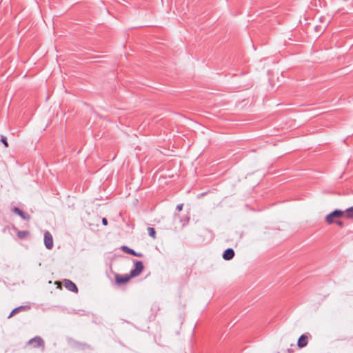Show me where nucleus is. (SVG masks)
<instances>
[{
	"label": "nucleus",
	"instance_id": "dca6fc26",
	"mask_svg": "<svg viewBox=\"0 0 353 353\" xmlns=\"http://www.w3.org/2000/svg\"><path fill=\"white\" fill-rule=\"evenodd\" d=\"M21 209H19V208L17 207H14L13 209H12V211L13 212H14L15 214H17L18 215V214L19 213Z\"/></svg>",
	"mask_w": 353,
	"mask_h": 353
},
{
	"label": "nucleus",
	"instance_id": "a211bd4d",
	"mask_svg": "<svg viewBox=\"0 0 353 353\" xmlns=\"http://www.w3.org/2000/svg\"><path fill=\"white\" fill-rule=\"evenodd\" d=\"M340 227H343V223L341 221H335V222Z\"/></svg>",
	"mask_w": 353,
	"mask_h": 353
},
{
	"label": "nucleus",
	"instance_id": "20e7f679",
	"mask_svg": "<svg viewBox=\"0 0 353 353\" xmlns=\"http://www.w3.org/2000/svg\"><path fill=\"white\" fill-rule=\"evenodd\" d=\"M44 243L47 249L50 250L53 247L52 236L48 231L44 233Z\"/></svg>",
	"mask_w": 353,
	"mask_h": 353
},
{
	"label": "nucleus",
	"instance_id": "1a4fd4ad",
	"mask_svg": "<svg viewBox=\"0 0 353 353\" xmlns=\"http://www.w3.org/2000/svg\"><path fill=\"white\" fill-rule=\"evenodd\" d=\"M308 342V338L305 334H302L297 341V345L299 347H304L307 345Z\"/></svg>",
	"mask_w": 353,
	"mask_h": 353
},
{
	"label": "nucleus",
	"instance_id": "f03ea898",
	"mask_svg": "<svg viewBox=\"0 0 353 353\" xmlns=\"http://www.w3.org/2000/svg\"><path fill=\"white\" fill-rule=\"evenodd\" d=\"M144 268L143 264L141 261H134V268L130 272V276L136 277L139 276Z\"/></svg>",
	"mask_w": 353,
	"mask_h": 353
},
{
	"label": "nucleus",
	"instance_id": "f257e3e1",
	"mask_svg": "<svg viewBox=\"0 0 353 353\" xmlns=\"http://www.w3.org/2000/svg\"><path fill=\"white\" fill-rule=\"evenodd\" d=\"M345 212L341 210H335L325 216V221L328 224L335 222L334 219H339L343 216Z\"/></svg>",
	"mask_w": 353,
	"mask_h": 353
},
{
	"label": "nucleus",
	"instance_id": "9d476101",
	"mask_svg": "<svg viewBox=\"0 0 353 353\" xmlns=\"http://www.w3.org/2000/svg\"><path fill=\"white\" fill-rule=\"evenodd\" d=\"M28 308H30V307H28V306H19V307H17L14 308L11 312V313L8 316V318H10L11 316H12L14 314H17L19 311L25 310L28 309Z\"/></svg>",
	"mask_w": 353,
	"mask_h": 353
},
{
	"label": "nucleus",
	"instance_id": "9b49d317",
	"mask_svg": "<svg viewBox=\"0 0 353 353\" xmlns=\"http://www.w3.org/2000/svg\"><path fill=\"white\" fill-rule=\"evenodd\" d=\"M29 234L30 233L28 231L21 230V231H19L17 232V236L19 239H25L26 237H27L29 235Z\"/></svg>",
	"mask_w": 353,
	"mask_h": 353
},
{
	"label": "nucleus",
	"instance_id": "4468645a",
	"mask_svg": "<svg viewBox=\"0 0 353 353\" xmlns=\"http://www.w3.org/2000/svg\"><path fill=\"white\" fill-rule=\"evenodd\" d=\"M148 234L150 235V236L152 237L153 239H155L156 238V232L154 230V229L153 228H150L149 227L148 228Z\"/></svg>",
	"mask_w": 353,
	"mask_h": 353
},
{
	"label": "nucleus",
	"instance_id": "6e6552de",
	"mask_svg": "<svg viewBox=\"0 0 353 353\" xmlns=\"http://www.w3.org/2000/svg\"><path fill=\"white\" fill-rule=\"evenodd\" d=\"M234 256V251L232 248L226 249L223 254V258L226 261L231 260Z\"/></svg>",
	"mask_w": 353,
	"mask_h": 353
},
{
	"label": "nucleus",
	"instance_id": "f8f14e48",
	"mask_svg": "<svg viewBox=\"0 0 353 353\" xmlns=\"http://www.w3.org/2000/svg\"><path fill=\"white\" fill-rule=\"evenodd\" d=\"M18 215L21 218L23 219V220H26V221H29L30 219V216L24 212L23 211H22L21 210H20L19 213L18 214Z\"/></svg>",
	"mask_w": 353,
	"mask_h": 353
},
{
	"label": "nucleus",
	"instance_id": "6ab92c4d",
	"mask_svg": "<svg viewBox=\"0 0 353 353\" xmlns=\"http://www.w3.org/2000/svg\"><path fill=\"white\" fill-rule=\"evenodd\" d=\"M102 223L104 225H108V221L105 218H103L102 219Z\"/></svg>",
	"mask_w": 353,
	"mask_h": 353
},
{
	"label": "nucleus",
	"instance_id": "0eeeda50",
	"mask_svg": "<svg viewBox=\"0 0 353 353\" xmlns=\"http://www.w3.org/2000/svg\"><path fill=\"white\" fill-rule=\"evenodd\" d=\"M121 250L127 253V254H131V255H133V256H138V257H141L143 256V254L142 253H140V252H135L134 250L128 248V246H125V245H123L121 247Z\"/></svg>",
	"mask_w": 353,
	"mask_h": 353
},
{
	"label": "nucleus",
	"instance_id": "423d86ee",
	"mask_svg": "<svg viewBox=\"0 0 353 353\" xmlns=\"http://www.w3.org/2000/svg\"><path fill=\"white\" fill-rule=\"evenodd\" d=\"M130 278H132V276H130V275H119V274H117L116 275V282L118 284H123V283H127Z\"/></svg>",
	"mask_w": 353,
	"mask_h": 353
},
{
	"label": "nucleus",
	"instance_id": "ddd939ff",
	"mask_svg": "<svg viewBox=\"0 0 353 353\" xmlns=\"http://www.w3.org/2000/svg\"><path fill=\"white\" fill-rule=\"evenodd\" d=\"M344 215L347 218H353V207L347 208Z\"/></svg>",
	"mask_w": 353,
	"mask_h": 353
},
{
	"label": "nucleus",
	"instance_id": "2eb2a0df",
	"mask_svg": "<svg viewBox=\"0 0 353 353\" xmlns=\"http://www.w3.org/2000/svg\"><path fill=\"white\" fill-rule=\"evenodd\" d=\"M0 141L5 145L6 148L8 147V143L7 139L5 136L1 135Z\"/></svg>",
	"mask_w": 353,
	"mask_h": 353
},
{
	"label": "nucleus",
	"instance_id": "7ed1b4c3",
	"mask_svg": "<svg viewBox=\"0 0 353 353\" xmlns=\"http://www.w3.org/2000/svg\"><path fill=\"white\" fill-rule=\"evenodd\" d=\"M28 344L32 345L34 347H42L44 348V341L40 336H35L28 341Z\"/></svg>",
	"mask_w": 353,
	"mask_h": 353
},
{
	"label": "nucleus",
	"instance_id": "39448f33",
	"mask_svg": "<svg viewBox=\"0 0 353 353\" xmlns=\"http://www.w3.org/2000/svg\"><path fill=\"white\" fill-rule=\"evenodd\" d=\"M63 285L64 287L68 290L69 291L73 292H77L78 288L75 283H74L72 281L68 279H65L63 281Z\"/></svg>",
	"mask_w": 353,
	"mask_h": 353
},
{
	"label": "nucleus",
	"instance_id": "f3484780",
	"mask_svg": "<svg viewBox=\"0 0 353 353\" xmlns=\"http://www.w3.org/2000/svg\"><path fill=\"white\" fill-rule=\"evenodd\" d=\"M183 205L182 203L177 205L176 208V210L181 211L183 209Z\"/></svg>",
	"mask_w": 353,
	"mask_h": 353
}]
</instances>
